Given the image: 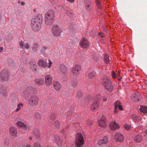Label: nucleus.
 I'll return each mask as SVG.
<instances>
[{
  "label": "nucleus",
  "mask_w": 147,
  "mask_h": 147,
  "mask_svg": "<svg viewBox=\"0 0 147 147\" xmlns=\"http://www.w3.org/2000/svg\"><path fill=\"white\" fill-rule=\"evenodd\" d=\"M112 76L113 78H115L116 77V75L114 71H113L112 73Z\"/></svg>",
  "instance_id": "79ce46f5"
},
{
  "label": "nucleus",
  "mask_w": 147,
  "mask_h": 147,
  "mask_svg": "<svg viewBox=\"0 0 147 147\" xmlns=\"http://www.w3.org/2000/svg\"><path fill=\"white\" fill-rule=\"evenodd\" d=\"M115 139L116 142H122L123 140V138H115Z\"/></svg>",
  "instance_id": "4c0bfd02"
},
{
  "label": "nucleus",
  "mask_w": 147,
  "mask_h": 147,
  "mask_svg": "<svg viewBox=\"0 0 147 147\" xmlns=\"http://www.w3.org/2000/svg\"><path fill=\"white\" fill-rule=\"evenodd\" d=\"M136 136L137 138H141L142 137V136H141L140 135H138Z\"/></svg>",
  "instance_id": "13d9d810"
},
{
  "label": "nucleus",
  "mask_w": 147,
  "mask_h": 147,
  "mask_svg": "<svg viewBox=\"0 0 147 147\" xmlns=\"http://www.w3.org/2000/svg\"><path fill=\"white\" fill-rule=\"evenodd\" d=\"M3 49V48L2 47H0V52H2Z\"/></svg>",
  "instance_id": "6e6d98bb"
},
{
  "label": "nucleus",
  "mask_w": 147,
  "mask_h": 147,
  "mask_svg": "<svg viewBox=\"0 0 147 147\" xmlns=\"http://www.w3.org/2000/svg\"><path fill=\"white\" fill-rule=\"evenodd\" d=\"M89 42L86 38H83L80 40V44L82 47L84 49L86 48L89 46Z\"/></svg>",
  "instance_id": "423d86ee"
},
{
  "label": "nucleus",
  "mask_w": 147,
  "mask_h": 147,
  "mask_svg": "<svg viewBox=\"0 0 147 147\" xmlns=\"http://www.w3.org/2000/svg\"><path fill=\"white\" fill-rule=\"evenodd\" d=\"M71 84H72V85H73L74 86H75L76 85V83H71Z\"/></svg>",
  "instance_id": "052dcab7"
},
{
  "label": "nucleus",
  "mask_w": 147,
  "mask_h": 147,
  "mask_svg": "<svg viewBox=\"0 0 147 147\" xmlns=\"http://www.w3.org/2000/svg\"><path fill=\"white\" fill-rule=\"evenodd\" d=\"M59 125L60 123L58 121V120H56L55 121V125L56 127H59Z\"/></svg>",
  "instance_id": "c9c22d12"
},
{
  "label": "nucleus",
  "mask_w": 147,
  "mask_h": 147,
  "mask_svg": "<svg viewBox=\"0 0 147 147\" xmlns=\"http://www.w3.org/2000/svg\"><path fill=\"white\" fill-rule=\"evenodd\" d=\"M66 90H63V94H64V95H65V96H66L67 95H68L69 93V91H68L66 93Z\"/></svg>",
  "instance_id": "a18cd8bd"
},
{
  "label": "nucleus",
  "mask_w": 147,
  "mask_h": 147,
  "mask_svg": "<svg viewBox=\"0 0 147 147\" xmlns=\"http://www.w3.org/2000/svg\"><path fill=\"white\" fill-rule=\"evenodd\" d=\"M97 6L100 9H101L102 6L101 4H100V2L99 3V4H98Z\"/></svg>",
  "instance_id": "3c124183"
},
{
  "label": "nucleus",
  "mask_w": 147,
  "mask_h": 147,
  "mask_svg": "<svg viewBox=\"0 0 147 147\" xmlns=\"http://www.w3.org/2000/svg\"><path fill=\"white\" fill-rule=\"evenodd\" d=\"M86 123L87 125H89V126H90V125H92V122L91 121H89V120H88V121L86 122Z\"/></svg>",
  "instance_id": "a19ab883"
},
{
  "label": "nucleus",
  "mask_w": 147,
  "mask_h": 147,
  "mask_svg": "<svg viewBox=\"0 0 147 147\" xmlns=\"http://www.w3.org/2000/svg\"><path fill=\"white\" fill-rule=\"evenodd\" d=\"M53 86L56 90H58L61 88V84L59 82H55L53 84Z\"/></svg>",
  "instance_id": "aec40b11"
},
{
  "label": "nucleus",
  "mask_w": 147,
  "mask_h": 147,
  "mask_svg": "<svg viewBox=\"0 0 147 147\" xmlns=\"http://www.w3.org/2000/svg\"><path fill=\"white\" fill-rule=\"evenodd\" d=\"M107 137H106V136H104V137L103 138H107Z\"/></svg>",
  "instance_id": "338daca9"
},
{
  "label": "nucleus",
  "mask_w": 147,
  "mask_h": 147,
  "mask_svg": "<svg viewBox=\"0 0 147 147\" xmlns=\"http://www.w3.org/2000/svg\"><path fill=\"white\" fill-rule=\"evenodd\" d=\"M59 71L62 74H66L67 73V68L66 66L63 65H60L59 67Z\"/></svg>",
  "instance_id": "4468645a"
},
{
  "label": "nucleus",
  "mask_w": 147,
  "mask_h": 147,
  "mask_svg": "<svg viewBox=\"0 0 147 147\" xmlns=\"http://www.w3.org/2000/svg\"><path fill=\"white\" fill-rule=\"evenodd\" d=\"M76 95L77 98H80L82 96V93L80 91H78L76 94Z\"/></svg>",
  "instance_id": "c85d7f7f"
},
{
  "label": "nucleus",
  "mask_w": 147,
  "mask_h": 147,
  "mask_svg": "<svg viewBox=\"0 0 147 147\" xmlns=\"http://www.w3.org/2000/svg\"><path fill=\"white\" fill-rule=\"evenodd\" d=\"M103 85L105 89L111 92L113 89V86L111 80L108 77H105L103 79Z\"/></svg>",
  "instance_id": "20e7f679"
},
{
  "label": "nucleus",
  "mask_w": 147,
  "mask_h": 147,
  "mask_svg": "<svg viewBox=\"0 0 147 147\" xmlns=\"http://www.w3.org/2000/svg\"><path fill=\"white\" fill-rule=\"evenodd\" d=\"M24 147H31L30 146L29 144H27V143L24 144Z\"/></svg>",
  "instance_id": "8fccbe9b"
},
{
  "label": "nucleus",
  "mask_w": 147,
  "mask_h": 147,
  "mask_svg": "<svg viewBox=\"0 0 147 147\" xmlns=\"http://www.w3.org/2000/svg\"><path fill=\"white\" fill-rule=\"evenodd\" d=\"M30 68L34 72H36L37 66L35 62L33 61H31L29 63Z\"/></svg>",
  "instance_id": "dca6fc26"
},
{
  "label": "nucleus",
  "mask_w": 147,
  "mask_h": 147,
  "mask_svg": "<svg viewBox=\"0 0 147 147\" xmlns=\"http://www.w3.org/2000/svg\"><path fill=\"white\" fill-rule=\"evenodd\" d=\"M81 70V66L79 65H76L75 67H73L71 71L73 74L75 76L79 74Z\"/></svg>",
  "instance_id": "9b49d317"
},
{
  "label": "nucleus",
  "mask_w": 147,
  "mask_h": 147,
  "mask_svg": "<svg viewBox=\"0 0 147 147\" xmlns=\"http://www.w3.org/2000/svg\"><path fill=\"white\" fill-rule=\"evenodd\" d=\"M52 64V62L51 61H49V65L48 66V67L49 68L50 67Z\"/></svg>",
  "instance_id": "de8ad7c7"
},
{
  "label": "nucleus",
  "mask_w": 147,
  "mask_h": 147,
  "mask_svg": "<svg viewBox=\"0 0 147 147\" xmlns=\"http://www.w3.org/2000/svg\"><path fill=\"white\" fill-rule=\"evenodd\" d=\"M67 1L71 3H73L74 1V0H67Z\"/></svg>",
  "instance_id": "5fc2aeb1"
},
{
  "label": "nucleus",
  "mask_w": 147,
  "mask_h": 147,
  "mask_svg": "<svg viewBox=\"0 0 147 147\" xmlns=\"http://www.w3.org/2000/svg\"><path fill=\"white\" fill-rule=\"evenodd\" d=\"M35 82L37 84L39 85H42L43 84L44 82L43 79L42 78H36L35 80Z\"/></svg>",
  "instance_id": "412c9836"
},
{
  "label": "nucleus",
  "mask_w": 147,
  "mask_h": 147,
  "mask_svg": "<svg viewBox=\"0 0 147 147\" xmlns=\"http://www.w3.org/2000/svg\"><path fill=\"white\" fill-rule=\"evenodd\" d=\"M118 108L120 110H123V109L122 108V105H119L118 106Z\"/></svg>",
  "instance_id": "49530a36"
},
{
  "label": "nucleus",
  "mask_w": 147,
  "mask_h": 147,
  "mask_svg": "<svg viewBox=\"0 0 147 147\" xmlns=\"http://www.w3.org/2000/svg\"><path fill=\"white\" fill-rule=\"evenodd\" d=\"M76 138H83L84 137L81 134L78 133L77 134Z\"/></svg>",
  "instance_id": "72a5a7b5"
},
{
  "label": "nucleus",
  "mask_w": 147,
  "mask_h": 147,
  "mask_svg": "<svg viewBox=\"0 0 147 147\" xmlns=\"http://www.w3.org/2000/svg\"><path fill=\"white\" fill-rule=\"evenodd\" d=\"M8 74L7 73H4L3 74H1V78L3 82H4L5 81H7L8 80Z\"/></svg>",
  "instance_id": "5701e85b"
},
{
  "label": "nucleus",
  "mask_w": 147,
  "mask_h": 147,
  "mask_svg": "<svg viewBox=\"0 0 147 147\" xmlns=\"http://www.w3.org/2000/svg\"><path fill=\"white\" fill-rule=\"evenodd\" d=\"M34 147H41L40 146V144H39V143H35Z\"/></svg>",
  "instance_id": "c03bdc74"
},
{
  "label": "nucleus",
  "mask_w": 147,
  "mask_h": 147,
  "mask_svg": "<svg viewBox=\"0 0 147 147\" xmlns=\"http://www.w3.org/2000/svg\"><path fill=\"white\" fill-rule=\"evenodd\" d=\"M109 126L111 130H116L119 128V125L115 121H111L110 123Z\"/></svg>",
  "instance_id": "f8f14e48"
},
{
  "label": "nucleus",
  "mask_w": 147,
  "mask_h": 147,
  "mask_svg": "<svg viewBox=\"0 0 147 147\" xmlns=\"http://www.w3.org/2000/svg\"><path fill=\"white\" fill-rule=\"evenodd\" d=\"M38 65L39 66L43 67H47V63L43 60H39L38 62Z\"/></svg>",
  "instance_id": "a211bd4d"
},
{
  "label": "nucleus",
  "mask_w": 147,
  "mask_h": 147,
  "mask_svg": "<svg viewBox=\"0 0 147 147\" xmlns=\"http://www.w3.org/2000/svg\"><path fill=\"white\" fill-rule=\"evenodd\" d=\"M36 93L35 88L31 86H28L24 91V97L26 98H29L31 96L28 100V103L31 106H34L37 105L38 103V98L37 96L33 95Z\"/></svg>",
  "instance_id": "f257e3e1"
},
{
  "label": "nucleus",
  "mask_w": 147,
  "mask_h": 147,
  "mask_svg": "<svg viewBox=\"0 0 147 147\" xmlns=\"http://www.w3.org/2000/svg\"><path fill=\"white\" fill-rule=\"evenodd\" d=\"M98 107V103L97 102H94L91 106V109L92 111H96Z\"/></svg>",
  "instance_id": "4be33fe9"
},
{
  "label": "nucleus",
  "mask_w": 147,
  "mask_h": 147,
  "mask_svg": "<svg viewBox=\"0 0 147 147\" xmlns=\"http://www.w3.org/2000/svg\"><path fill=\"white\" fill-rule=\"evenodd\" d=\"M116 102H115V107H116V105H115V104H116Z\"/></svg>",
  "instance_id": "69168bd1"
},
{
  "label": "nucleus",
  "mask_w": 147,
  "mask_h": 147,
  "mask_svg": "<svg viewBox=\"0 0 147 147\" xmlns=\"http://www.w3.org/2000/svg\"><path fill=\"white\" fill-rule=\"evenodd\" d=\"M100 119L98 121V124L101 127H104L105 126V118L104 116H100Z\"/></svg>",
  "instance_id": "1a4fd4ad"
},
{
  "label": "nucleus",
  "mask_w": 147,
  "mask_h": 147,
  "mask_svg": "<svg viewBox=\"0 0 147 147\" xmlns=\"http://www.w3.org/2000/svg\"><path fill=\"white\" fill-rule=\"evenodd\" d=\"M99 35L100 36L101 38H103L104 37V35L102 33L99 34Z\"/></svg>",
  "instance_id": "603ef678"
},
{
  "label": "nucleus",
  "mask_w": 147,
  "mask_h": 147,
  "mask_svg": "<svg viewBox=\"0 0 147 147\" xmlns=\"http://www.w3.org/2000/svg\"><path fill=\"white\" fill-rule=\"evenodd\" d=\"M96 3L98 5V4H99V3H100V1L99 0H96Z\"/></svg>",
  "instance_id": "864d4df0"
},
{
  "label": "nucleus",
  "mask_w": 147,
  "mask_h": 147,
  "mask_svg": "<svg viewBox=\"0 0 147 147\" xmlns=\"http://www.w3.org/2000/svg\"><path fill=\"white\" fill-rule=\"evenodd\" d=\"M42 20V16L40 14L37 15L32 19L31 26L32 29L34 32H38L40 28V23Z\"/></svg>",
  "instance_id": "f03ea898"
},
{
  "label": "nucleus",
  "mask_w": 147,
  "mask_h": 147,
  "mask_svg": "<svg viewBox=\"0 0 147 147\" xmlns=\"http://www.w3.org/2000/svg\"><path fill=\"white\" fill-rule=\"evenodd\" d=\"M124 137L120 133H117L115 136V138H123Z\"/></svg>",
  "instance_id": "c756f323"
},
{
  "label": "nucleus",
  "mask_w": 147,
  "mask_h": 147,
  "mask_svg": "<svg viewBox=\"0 0 147 147\" xmlns=\"http://www.w3.org/2000/svg\"><path fill=\"white\" fill-rule=\"evenodd\" d=\"M103 101H107V98H106L104 97L103 98Z\"/></svg>",
  "instance_id": "bf43d9fd"
},
{
  "label": "nucleus",
  "mask_w": 147,
  "mask_h": 147,
  "mask_svg": "<svg viewBox=\"0 0 147 147\" xmlns=\"http://www.w3.org/2000/svg\"><path fill=\"white\" fill-rule=\"evenodd\" d=\"M35 116L37 119H40L41 118L40 114L38 113H36L35 114Z\"/></svg>",
  "instance_id": "473e14b6"
},
{
  "label": "nucleus",
  "mask_w": 147,
  "mask_h": 147,
  "mask_svg": "<svg viewBox=\"0 0 147 147\" xmlns=\"http://www.w3.org/2000/svg\"><path fill=\"white\" fill-rule=\"evenodd\" d=\"M121 78H119L118 79V80H119V81H121Z\"/></svg>",
  "instance_id": "0e129e2a"
},
{
  "label": "nucleus",
  "mask_w": 147,
  "mask_h": 147,
  "mask_svg": "<svg viewBox=\"0 0 147 147\" xmlns=\"http://www.w3.org/2000/svg\"><path fill=\"white\" fill-rule=\"evenodd\" d=\"M16 125L18 127L22 128L25 130H27L29 129V127H27L26 125H25L23 122L21 121H18L17 122Z\"/></svg>",
  "instance_id": "2eb2a0df"
},
{
  "label": "nucleus",
  "mask_w": 147,
  "mask_h": 147,
  "mask_svg": "<svg viewBox=\"0 0 147 147\" xmlns=\"http://www.w3.org/2000/svg\"><path fill=\"white\" fill-rule=\"evenodd\" d=\"M108 141L107 138H102V140L98 141V144L99 145H101L102 144L107 143L108 142Z\"/></svg>",
  "instance_id": "b1692460"
},
{
  "label": "nucleus",
  "mask_w": 147,
  "mask_h": 147,
  "mask_svg": "<svg viewBox=\"0 0 147 147\" xmlns=\"http://www.w3.org/2000/svg\"><path fill=\"white\" fill-rule=\"evenodd\" d=\"M19 45L20 48L23 49L24 47V42L22 41H21L19 42Z\"/></svg>",
  "instance_id": "ea45409f"
},
{
  "label": "nucleus",
  "mask_w": 147,
  "mask_h": 147,
  "mask_svg": "<svg viewBox=\"0 0 147 147\" xmlns=\"http://www.w3.org/2000/svg\"><path fill=\"white\" fill-rule=\"evenodd\" d=\"M55 115L54 114H52L50 116V119L51 120H53L55 118Z\"/></svg>",
  "instance_id": "37998d69"
},
{
  "label": "nucleus",
  "mask_w": 147,
  "mask_h": 147,
  "mask_svg": "<svg viewBox=\"0 0 147 147\" xmlns=\"http://www.w3.org/2000/svg\"><path fill=\"white\" fill-rule=\"evenodd\" d=\"M62 30L58 25H53L51 29V32L53 36H60Z\"/></svg>",
  "instance_id": "39448f33"
},
{
  "label": "nucleus",
  "mask_w": 147,
  "mask_h": 147,
  "mask_svg": "<svg viewBox=\"0 0 147 147\" xmlns=\"http://www.w3.org/2000/svg\"><path fill=\"white\" fill-rule=\"evenodd\" d=\"M39 48L38 45L34 44L33 45L32 47V50L34 52H36L38 50Z\"/></svg>",
  "instance_id": "a878e982"
},
{
  "label": "nucleus",
  "mask_w": 147,
  "mask_h": 147,
  "mask_svg": "<svg viewBox=\"0 0 147 147\" xmlns=\"http://www.w3.org/2000/svg\"><path fill=\"white\" fill-rule=\"evenodd\" d=\"M0 94L4 96H6L7 95V93L5 88H3L0 89Z\"/></svg>",
  "instance_id": "393cba45"
},
{
  "label": "nucleus",
  "mask_w": 147,
  "mask_h": 147,
  "mask_svg": "<svg viewBox=\"0 0 147 147\" xmlns=\"http://www.w3.org/2000/svg\"><path fill=\"white\" fill-rule=\"evenodd\" d=\"M142 138H134V141L138 143H140L142 141Z\"/></svg>",
  "instance_id": "e433bc0d"
},
{
  "label": "nucleus",
  "mask_w": 147,
  "mask_h": 147,
  "mask_svg": "<svg viewBox=\"0 0 147 147\" xmlns=\"http://www.w3.org/2000/svg\"><path fill=\"white\" fill-rule=\"evenodd\" d=\"M55 18V13L53 11H49L46 14L45 18V23L47 25H50L53 24Z\"/></svg>",
  "instance_id": "7ed1b4c3"
},
{
  "label": "nucleus",
  "mask_w": 147,
  "mask_h": 147,
  "mask_svg": "<svg viewBox=\"0 0 147 147\" xmlns=\"http://www.w3.org/2000/svg\"><path fill=\"white\" fill-rule=\"evenodd\" d=\"M95 74L94 72H92L89 73L88 74V76L90 78H93L95 76Z\"/></svg>",
  "instance_id": "cd10ccee"
},
{
  "label": "nucleus",
  "mask_w": 147,
  "mask_h": 147,
  "mask_svg": "<svg viewBox=\"0 0 147 147\" xmlns=\"http://www.w3.org/2000/svg\"><path fill=\"white\" fill-rule=\"evenodd\" d=\"M139 110L140 112L146 114L147 113V107L144 106H140Z\"/></svg>",
  "instance_id": "6ab92c4d"
},
{
  "label": "nucleus",
  "mask_w": 147,
  "mask_h": 147,
  "mask_svg": "<svg viewBox=\"0 0 147 147\" xmlns=\"http://www.w3.org/2000/svg\"><path fill=\"white\" fill-rule=\"evenodd\" d=\"M24 47L28 49L29 47V46L28 43H26L25 44Z\"/></svg>",
  "instance_id": "09e8293b"
},
{
  "label": "nucleus",
  "mask_w": 147,
  "mask_h": 147,
  "mask_svg": "<svg viewBox=\"0 0 147 147\" xmlns=\"http://www.w3.org/2000/svg\"><path fill=\"white\" fill-rule=\"evenodd\" d=\"M33 134L35 136V137L36 136L37 138H39V136H36V135H38L39 134V133L38 130H35L33 132Z\"/></svg>",
  "instance_id": "7c9ffc66"
},
{
  "label": "nucleus",
  "mask_w": 147,
  "mask_h": 147,
  "mask_svg": "<svg viewBox=\"0 0 147 147\" xmlns=\"http://www.w3.org/2000/svg\"><path fill=\"white\" fill-rule=\"evenodd\" d=\"M124 128L126 130H128L130 128L131 126L130 125L125 124L124 125Z\"/></svg>",
  "instance_id": "2f4dec72"
},
{
  "label": "nucleus",
  "mask_w": 147,
  "mask_h": 147,
  "mask_svg": "<svg viewBox=\"0 0 147 147\" xmlns=\"http://www.w3.org/2000/svg\"><path fill=\"white\" fill-rule=\"evenodd\" d=\"M22 104H18L17 105V107L18 108L16 109V112H18V111H19L20 109V106H22Z\"/></svg>",
  "instance_id": "f704fd0d"
},
{
  "label": "nucleus",
  "mask_w": 147,
  "mask_h": 147,
  "mask_svg": "<svg viewBox=\"0 0 147 147\" xmlns=\"http://www.w3.org/2000/svg\"><path fill=\"white\" fill-rule=\"evenodd\" d=\"M1 14H0V18H1Z\"/></svg>",
  "instance_id": "774afa93"
},
{
  "label": "nucleus",
  "mask_w": 147,
  "mask_h": 147,
  "mask_svg": "<svg viewBox=\"0 0 147 147\" xmlns=\"http://www.w3.org/2000/svg\"><path fill=\"white\" fill-rule=\"evenodd\" d=\"M84 143L83 138H76L75 144L77 147H81Z\"/></svg>",
  "instance_id": "ddd939ff"
},
{
  "label": "nucleus",
  "mask_w": 147,
  "mask_h": 147,
  "mask_svg": "<svg viewBox=\"0 0 147 147\" xmlns=\"http://www.w3.org/2000/svg\"><path fill=\"white\" fill-rule=\"evenodd\" d=\"M47 48L46 47H43L41 49V51L42 53H45L46 52V50Z\"/></svg>",
  "instance_id": "58836bf2"
},
{
  "label": "nucleus",
  "mask_w": 147,
  "mask_h": 147,
  "mask_svg": "<svg viewBox=\"0 0 147 147\" xmlns=\"http://www.w3.org/2000/svg\"><path fill=\"white\" fill-rule=\"evenodd\" d=\"M145 134L146 135H147V129L145 131Z\"/></svg>",
  "instance_id": "e2e57ef3"
},
{
  "label": "nucleus",
  "mask_w": 147,
  "mask_h": 147,
  "mask_svg": "<svg viewBox=\"0 0 147 147\" xmlns=\"http://www.w3.org/2000/svg\"><path fill=\"white\" fill-rule=\"evenodd\" d=\"M141 98V95L139 93H134L131 95V100L134 102L139 101Z\"/></svg>",
  "instance_id": "9d476101"
},
{
  "label": "nucleus",
  "mask_w": 147,
  "mask_h": 147,
  "mask_svg": "<svg viewBox=\"0 0 147 147\" xmlns=\"http://www.w3.org/2000/svg\"><path fill=\"white\" fill-rule=\"evenodd\" d=\"M120 72H117V75L118 76H120Z\"/></svg>",
  "instance_id": "680f3d73"
},
{
  "label": "nucleus",
  "mask_w": 147,
  "mask_h": 147,
  "mask_svg": "<svg viewBox=\"0 0 147 147\" xmlns=\"http://www.w3.org/2000/svg\"><path fill=\"white\" fill-rule=\"evenodd\" d=\"M11 134L13 136H16L17 134V130L16 127H10L9 129Z\"/></svg>",
  "instance_id": "f3484780"
},
{
  "label": "nucleus",
  "mask_w": 147,
  "mask_h": 147,
  "mask_svg": "<svg viewBox=\"0 0 147 147\" xmlns=\"http://www.w3.org/2000/svg\"><path fill=\"white\" fill-rule=\"evenodd\" d=\"M104 60L106 63L109 64L110 62L109 56L107 55H105L104 56Z\"/></svg>",
  "instance_id": "bb28decb"
},
{
  "label": "nucleus",
  "mask_w": 147,
  "mask_h": 147,
  "mask_svg": "<svg viewBox=\"0 0 147 147\" xmlns=\"http://www.w3.org/2000/svg\"><path fill=\"white\" fill-rule=\"evenodd\" d=\"M53 77L50 75H47L45 76V82L47 86H50L52 83Z\"/></svg>",
  "instance_id": "6e6552de"
},
{
  "label": "nucleus",
  "mask_w": 147,
  "mask_h": 147,
  "mask_svg": "<svg viewBox=\"0 0 147 147\" xmlns=\"http://www.w3.org/2000/svg\"><path fill=\"white\" fill-rule=\"evenodd\" d=\"M85 7L88 11H92L93 7L92 6V3L91 0H85Z\"/></svg>",
  "instance_id": "0eeeda50"
},
{
  "label": "nucleus",
  "mask_w": 147,
  "mask_h": 147,
  "mask_svg": "<svg viewBox=\"0 0 147 147\" xmlns=\"http://www.w3.org/2000/svg\"><path fill=\"white\" fill-rule=\"evenodd\" d=\"M25 3L24 2V1H22L21 2V4L22 5H25Z\"/></svg>",
  "instance_id": "4d7b16f0"
}]
</instances>
